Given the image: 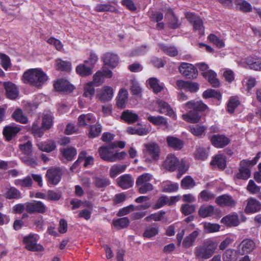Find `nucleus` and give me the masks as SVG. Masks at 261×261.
I'll return each instance as SVG.
<instances>
[{"label":"nucleus","mask_w":261,"mask_h":261,"mask_svg":"<svg viewBox=\"0 0 261 261\" xmlns=\"http://www.w3.org/2000/svg\"><path fill=\"white\" fill-rule=\"evenodd\" d=\"M207 108L201 101H190L181 106L182 111L189 113L182 115L184 120L190 123H197L200 120V116L197 111H203Z\"/></svg>","instance_id":"1"},{"label":"nucleus","mask_w":261,"mask_h":261,"mask_svg":"<svg viewBox=\"0 0 261 261\" xmlns=\"http://www.w3.org/2000/svg\"><path fill=\"white\" fill-rule=\"evenodd\" d=\"M23 82L40 88L45 84L48 77L41 68H32L25 71L22 76Z\"/></svg>","instance_id":"2"},{"label":"nucleus","mask_w":261,"mask_h":261,"mask_svg":"<svg viewBox=\"0 0 261 261\" xmlns=\"http://www.w3.org/2000/svg\"><path fill=\"white\" fill-rule=\"evenodd\" d=\"M217 243L212 240H206L204 243L195 248L194 254L200 261L210 258L217 248Z\"/></svg>","instance_id":"3"},{"label":"nucleus","mask_w":261,"mask_h":261,"mask_svg":"<svg viewBox=\"0 0 261 261\" xmlns=\"http://www.w3.org/2000/svg\"><path fill=\"white\" fill-rule=\"evenodd\" d=\"M114 149L111 144L101 146L98 149L99 155L103 160L111 162L122 160L126 156L125 152H118Z\"/></svg>","instance_id":"4"},{"label":"nucleus","mask_w":261,"mask_h":261,"mask_svg":"<svg viewBox=\"0 0 261 261\" xmlns=\"http://www.w3.org/2000/svg\"><path fill=\"white\" fill-rule=\"evenodd\" d=\"M53 124V116L50 113L44 114L42 118V126H39V122H34L32 127V132L36 137H41L44 134V129H49Z\"/></svg>","instance_id":"5"},{"label":"nucleus","mask_w":261,"mask_h":261,"mask_svg":"<svg viewBox=\"0 0 261 261\" xmlns=\"http://www.w3.org/2000/svg\"><path fill=\"white\" fill-rule=\"evenodd\" d=\"M152 179V175L149 173H144L138 176L136 180V186L141 194H146L153 189V185L149 183Z\"/></svg>","instance_id":"6"},{"label":"nucleus","mask_w":261,"mask_h":261,"mask_svg":"<svg viewBox=\"0 0 261 261\" xmlns=\"http://www.w3.org/2000/svg\"><path fill=\"white\" fill-rule=\"evenodd\" d=\"M144 151L145 160L148 162L157 161L160 155V148L159 145L154 142L145 144Z\"/></svg>","instance_id":"7"},{"label":"nucleus","mask_w":261,"mask_h":261,"mask_svg":"<svg viewBox=\"0 0 261 261\" xmlns=\"http://www.w3.org/2000/svg\"><path fill=\"white\" fill-rule=\"evenodd\" d=\"M39 236L36 234H30L24 237L23 242L27 249L31 251H40L43 250V247L40 244H37Z\"/></svg>","instance_id":"8"},{"label":"nucleus","mask_w":261,"mask_h":261,"mask_svg":"<svg viewBox=\"0 0 261 261\" xmlns=\"http://www.w3.org/2000/svg\"><path fill=\"white\" fill-rule=\"evenodd\" d=\"M185 16L187 19L192 23L194 31L200 35H203L204 29L203 21L201 18L192 12L186 13Z\"/></svg>","instance_id":"9"},{"label":"nucleus","mask_w":261,"mask_h":261,"mask_svg":"<svg viewBox=\"0 0 261 261\" xmlns=\"http://www.w3.org/2000/svg\"><path fill=\"white\" fill-rule=\"evenodd\" d=\"M180 73L185 77L193 79L197 77L198 71L197 68L192 64L183 62L179 67Z\"/></svg>","instance_id":"10"},{"label":"nucleus","mask_w":261,"mask_h":261,"mask_svg":"<svg viewBox=\"0 0 261 261\" xmlns=\"http://www.w3.org/2000/svg\"><path fill=\"white\" fill-rule=\"evenodd\" d=\"M114 96L113 89L109 86H104L97 91L96 98L102 102L110 101Z\"/></svg>","instance_id":"11"},{"label":"nucleus","mask_w":261,"mask_h":261,"mask_svg":"<svg viewBox=\"0 0 261 261\" xmlns=\"http://www.w3.org/2000/svg\"><path fill=\"white\" fill-rule=\"evenodd\" d=\"M62 173L59 168H51L49 169L46 174L48 182L50 184L57 185L61 179Z\"/></svg>","instance_id":"12"},{"label":"nucleus","mask_w":261,"mask_h":261,"mask_svg":"<svg viewBox=\"0 0 261 261\" xmlns=\"http://www.w3.org/2000/svg\"><path fill=\"white\" fill-rule=\"evenodd\" d=\"M25 210L28 213L30 214L35 213L43 214L46 212V207L42 202L34 201L25 203Z\"/></svg>","instance_id":"13"},{"label":"nucleus","mask_w":261,"mask_h":261,"mask_svg":"<svg viewBox=\"0 0 261 261\" xmlns=\"http://www.w3.org/2000/svg\"><path fill=\"white\" fill-rule=\"evenodd\" d=\"M147 83L155 93L162 92L165 95V97L167 98L168 96V90L165 88L163 83H160L159 80L155 77H151L147 81Z\"/></svg>","instance_id":"14"},{"label":"nucleus","mask_w":261,"mask_h":261,"mask_svg":"<svg viewBox=\"0 0 261 261\" xmlns=\"http://www.w3.org/2000/svg\"><path fill=\"white\" fill-rule=\"evenodd\" d=\"M220 211L219 209H215L212 205H202L198 211L199 215L202 218L215 216L219 217Z\"/></svg>","instance_id":"15"},{"label":"nucleus","mask_w":261,"mask_h":261,"mask_svg":"<svg viewBox=\"0 0 261 261\" xmlns=\"http://www.w3.org/2000/svg\"><path fill=\"white\" fill-rule=\"evenodd\" d=\"M215 201L218 205L221 207H234L237 204L236 201L232 197L227 194H224L218 197L216 199Z\"/></svg>","instance_id":"16"},{"label":"nucleus","mask_w":261,"mask_h":261,"mask_svg":"<svg viewBox=\"0 0 261 261\" xmlns=\"http://www.w3.org/2000/svg\"><path fill=\"white\" fill-rule=\"evenodd\" d=\"M245 212L246 214H253L259 212L261 210L260 202L253 198H249L246 201Z\"/></svg>","instance_id":"17"},{"label":"nucleus","mask_w":261,"mask_h":261,"mask_svg":"<svg viewBox=\"0 0 261 261\" xmlns=\"http://www.w3.org/2000/svg\"><path fill=\"white\" fill-rule=\"evenodd\" d=\"M247 160H244L240 162L239 172L237 176L239 179H247L251 175L250 168L252 166L248 163Z\"/></svg>","instance_id":"18"},{"label":"nucleus","mask_w":261,"mask_h":261,"mask_svg":"<svg viewBox=\"0 0 261 261\" xmlns=\"http://www.w3.org/2000/svg\"><path fill=\"white\" fill-rule=\"evenodd\" d=\"M156 102L159 108V112L160 113L167 115L173 119L176 118V114L167 102L161 99L158 100Z\"/></svg>","instance_id":"19"},{"label":"nucleus","mask_w":261,"mask_h":261,"mask_svg":"<svg viewBox=\"0 0 261 261\" xmlns=\"http://www.w3.org/2000/svg\"><path fill=\"white\" fill-rule=\"evenodd\" d=\"M102 60L105 65L112 68L116 67L119 63L118 56L112 53H106L102 56Z\"/></svg>","instance_id":"20"},{"label":"nucleus","mask_w":261,"mask_h":261,"mask_svg":"<svg viewBox=\"0 0 261 261\" xmlns=\"http://www.w3.org/2000/svg\"><path fill=\"white\" fill-rule=\"evenodd\" d=\"M211 141L213 145L217 148H223L230 142L228 138L223 135H215L212 136Z\"/></svg>","instance_id":"21"},{"label":"nucleus","mask_w":261,"mask_h":261,"mask_svg":"<svg viewBox=\"0 0 261 261\" xmlns=\"http://www.w3.org/2000/svg\"><path fill=\"white\" fill-rule=\"evenodd\" d=\"M179 160L173 154H168L164 162L163 166L167 170L174 171L179 165Z\"/></svg>","instance_id":"22"},{"label":"nucleus","mask_w":261,"mask_h":261,"mask_svg":"<svg viewBox=\"0 0 261 261\" xmlns=\"http://www.w3.org/2000/svg\"><path fill=\"white\" fill-rule=\"evenodd\" d=\"M254 242L250 239L244 240L239 246L238 251L242 255L252 252L255 248Z\"/></svg>","instance_id":"23"},{"label":"nucleus","mask_w":261,"mask_h":261,"mask_svg":"<svg viewBox=\"0 0 261 261\" xmlns=\"http://www.w3.org/2000/svg\"><path fill=\"white\" fill-rule=\"evenodd\" d=\"M84 161V166L86 167L93 164L94 158L92 156H87V152L85 151L81 152L79 155L77 161L71 166V169L73 170L80 163Z\"/></svg>","instance_id":"24"},{"label":"nucleus","mask_w":261,"mask_h":261,"mask_svg":"<svg viewBox=\"0 0 261 261\" xmlns=\"http://www.w3.org/2000/svg\"><path fill=\"white\" fill-rule=\"evenodd\" d=\"M54 87L56 91L61 92H71L74 89L73 85H71L67 80L60 79L57 81L54 84Z\"/></svg>","instance_id":"25"},{"label":"nucleus","mask_w":261,"mask_h":261,"mask_svg":"<svg viewBox=\"0 0 261 261\" xmlns=\"http://www.w3.org/2000/svg\"><path fill=\"white\" fill-rule=\"evenodd\" d=\"M4 85L8 98L14 99L17 97L19 91L15 85L11 82H6Z\"/></svg>","instance_id":"26"},{"label":"nucleus","mask_w":261,"mask_h":261,"mask_svg":"<svg viewBox=\"0 0 261 261\" xmlns=\"http://www.w3.org/2000/svg\"><path fill=\"white\" fill-rule=\"evenodd\" d=\"M93 67L88 63H85L78 65L75 68L76 72L81 76H87L92 74Z\"/></svg>","instance_id":"27"},{"label":"nucleus","mask_w":261,"mask_h":261,"mask_svg":"<svg viewBox=\"0 0 261 261\" xmlns=\"http://www.w3.org/2000/svg\"><path fill=\"white\" fill-rule=\"evenodd\" d=\"M119 187L123 189L132 187L134 184V179L129 174H124L120 176L118 179Z\"/></svg>","instance_id":"28"},{"label":"nucleus","mask_w":261,"mask_h":261,"mask_svg":"<svg viewBox=\"0 0 261 261\" xmlns=\"http://www.w3.org/2000/svg\"><path fill=\"white\" fill-rule=\"evenodd\" d=\"M202 74L213 87H218L220 86L219 81L216 77L217 74L214 71L209 70L206 72H202Z\"/></svg>","instance_id":"29"},{"label":"nucleus","mask_w":261,"mask_h":261,"mask_svg":"<svg viewBox=\"0 0 261 261\" xmlns=\"http://www.w3.org/2000/svg\"><path fill=\"white\" fill-rule=\"evenodd\" d=\"M166 18L168 19V24L170 28L176 29L179 27L180 23L170 8L167 9L166 14Z\"/></svg>","instance_id":"30"},{"label":"nucleus","mask_w":261,"mask_h":261,"mask_svg":"<svg viewBox=\"0 0 261 261\" xmlns=\"http://www.w3.org/2000/svg\"><path fill=\"white\" fill-rule=\"evenodd\" d=\"M221 222L228 226H237L240 224L239 217L236 213L225 216L221 219Z\"/></svg>","instance_id":"31"},{"label":"nucleus","mask_w":261,"mask_h":261,"mask_svg":"<svg viewBox=\"0 0 261 261\" xmlns=\"http://www.w3.org/2000/svg\"><path fill=\"white\" fill-rule=\"evenodd\" d=\"M199 233L200 231L198 229L195 230L190 233L184 239L182 243V247L188 248L192 246Z\"/></svg>","instance_id":"32"},{"label":"nucleus","mask_w":261,"mask_h":261,"mask_svg":"<svg viewBox=\"0 0 261 261\" xmlns=\"http://www.w3.org/2000/svg\"><path fill=\"white\" fill-rule=\"evenodd\" d=\"M128 98V92L124 88H121L117 97V105L118 108L123 109L125 107Z\"/></svg>","instance_id":"33"},{"label":"nucleus","mask_w":261,"mask_h":261,"mask_svg":"<svg viewBox=\"0 0 261 261\" xmlns=\"http://www.w3.org/2000/svg\"><path fill=\"white\" fill-rule=\"evenodd\" d=\"M166 141L168 145L175 150H180L184 146L183 141L173 136H168Z\"/></svg>","instance_id":"34"},{"label":"nucleus","mask_w":261,"mask_h":261,"mask_svg":"<svg viewBox=\"0 0 261 261\" xmlns=\"http://www.w3.org/2000/svg\"><path fill=\"white\" fill-rule=\"evenodd\" d=\"M240 254L238 250L233 249H227L223 254V260L236 261L238 258Z\"/></svg>","instance_id":"35"},{"label":"nucleus","mask_w":261,"mask_h":261,"mask_svg":"<svg viewBox=\"0 0 261 261\" xmlns=\"http://www.w3.org/2000/svg\"><path fill=\"white\" fill-rule=\"evenodd\" d=\"M21 130V126H8L4 129V135L8 140H11Z\"/></svg>","instance_id":"36"},{"label":"nucleus","mask_w":261,"mask_h":261,"mask_svg":"<svg viewBox=\"0 0 261 261\" xmlns=\"http://www.w3.org/2000/svg\"><path fill=\"white\" fill-rule=\"evenodd\" d=\"M146 118L155 125H167L168 122L166 118L161 116H151L146 114Z\"/></svg>","instance_id":"37"},{"label":"nucleus","mask_w":261,"mask_h":261,"mask_svg":"<svg viewBox=\"0 0 261 261\" xmlns=\"http://www.w3.org/2000/svg\"><path fill=\"white\" fill-rule=\"evenodd\" d=\"M162 191L164 192L172 193L178 190L179 185L176 182L169 180L164 181L162 183Z\"/></svg>","instance_id":"38"},{"label":"nucleus","mask_w":261,"mask_h":261,"mask_svg":"<svg viewBox=\"0 0 261 261\" xmlns=\"http://www.w3.org/2000/svg\"><path fill=\"white\" fill-rule=\"evenodd\" d=\"M159 228L158 224L155 223L147 226L143 233V237L150 239L155 236L159 233Z\"/></svg>","instance_id":"39"},{"label":"nucleus","mask_w":261,"mask_h":261,"mask_svg":"<svg viewBox=\"0 0 261 261\" xmlns=\"http://www.w3.org/2000/svg\"><path fill=\"white\" fill-rule=\"evenodd\" d=\"M121 118L128 123H133L139 120V116L129 110L124 111L121 115Z\"/></svg>","instance_id":"40"},{"label":"nucleus","mask_w":261,"mask_h":261,"mask_svg":"<svg viewBox=\"0 0 261 261\" xmlns=\"http://www.w3.org/2000/svg\"><path fill=\"white\" fill-rule=\"evenodd\" d=\"M95 121V117L91 114H82L79 117L78 125L84 126Z\"/></svg>","instance_id":"41"},{"label":"nucleus","mask_w":261,"mask_h":261,"mask_svg":"<svg viewBox=\"0 0 261 261\" xmlns=\"http://www.w3.org/2000/svg\"><path fill=\"white\" fill-rule=\"evenodd\" d=\"M4 196L9 199H18L21 197V192L13 187L7 188L4 193Z\"/></svg>","instance_id":"42"},{"label":"nucleus","mask_w":261,"mask_h":261,"mask_svg":"<svg viewBox=\"0 0 261 261\" xmlns=\"http://www.w3.org/2000/svg\"><path fill=\"white\" fill-rule=\"evenodd\" d=\"M37 146L39 149L41 151L47 152L53 151L55 149L56 147L55 142L51 140L38 143Z\"/></svg>","instance_id":"43"},{"label":"nucleus","mask_w":261,"mask_h":261,"mask_svg":"<svg viewBox=\"0 0 261 261\" xmlns=\"http://www.w3.org/2000/svg\"><path fill=\"white\" fill-rule=\"evenodd\" d=\"M213 166H217L219 169H224L226 166V159L222 154L216 155L211 161Z\"/></svg>","instance_id":"44"},{"label":"nucleus","mask_w":261,"mask_h":261,"mask_svg":"<svg viewBox=\"0 0 261 261\" xmlns=\"http://www.w3.org/2000/svg\"><path fill=\"white\" fill-rule=\"evenodd\" d=\"M249 67L255 70H261V59L258 58H249L246 60Z\"/></svg>","instance_id":"45"},{"label":"nucleus","mask_w":261,"mask_h":261,"mask_svg":"<svg viewBox=\"0 0 261 261\" xmlns=\"http://www.w3.org/2000/svg\"><path fill=\"white\" fill-rule=\"evenodd\" d=\"M94 86L92 82H88L85 84L84 86L83 96L91 100L95 93Z\"/></svg>","instance_id":"46"},{"label":"nucleus","mask_w":261,"mask_h":261,"mask_svg":"<svg viewBox=\"0 0 261 261\" xmlns=\"http://www.w3.org/2000/svg\"><path fill=\"white\" fill-rule=\"evenodd\" d=\"M235 5L238 9L243 12H248L252 10L251 5L245 0H236Z\"/></svg>","instance_id":"47"},{"label":"nucleus","mask_w":261,"mask_h":261,"mask_svg":"<svg viewBox=\"0 0 261 261\" xmlns=\"http://www.w3.org/2000/svg\"><path fill=\"white\" fill-rule=\"evenodd\" d=\"M13 118L17 122L21 123H27L28 122L27 117L23 114L22 110L20 109H17L12 115Z\"/></svg>","instance_id":"48"},{"label":"nucleus","mask_w":261,"mask_h":261,"mask_svg":"<svg viewBox=\"0 0 261 261\" xmlns=\"http://www.w3.org/2000/svg\"><path fill=\"white\" fill-rule=\"evenodd\" d=\"M126 169L125 165H114L110 169V175L112 178L116 177L120 173L124 172Z\"/></svg>","instance_id":"49"},{"label":"nucleus","mask_w":261,"mask_h":261,"mask_svg":"<svg viewBox=\"0 0 261 261\" xmlns=\"http://www.w3.org/2000/svg\"><path fill=\"white\" fill-rule=\"evenodd\" d=\"M33 181L32 178L29 176H26L22 179H17L15 180L14 184L17 186H20L22 188H30L32 186Z\"/></svg>","instance_id":"50"},{"label":"nucleus","mask_w":261,"mask_h":261,"mask_svg":"<svg viewBox=\"0 0 261 261\" xmlns=\"http://www.w3.org/2000/svg\"><path fill=\"white\" fill-rule=\"evenodd\" d=\"M195 186L194 180L190 176H186L181 181V187L184 189H191Z\"/></svg>","instance_id":"51"},{"label":"nucleus","mask_w":261,"mask_h":261,"mask_svg":"<svg viewBox=\"0 0 261 261\" xmlns=\"http://www.w3.org/2000/svg\"><path fill=\"white\" fill-rule=\"evenodd\" d=\"M240 102L237 96H231L227 102V111L230 113L234 112L235 109L240 105Z\"/></svg>","instance_id":"52"},{"label":"nucleus","mask_w":261,"mask_h":261,"mask_svg":"<svg viewBox=\"0 0 261 261\" xmlns=\"http://www.w3.org/2000/svg\"><path fill=\"white\" fill-rule=\"evenodd\" d=\"M206 127L203 125H193L189 126L191 133L195 136H200L204 134Z\"/></svg>","instance_id":"53"},{"label":"nucleus","mask_w":261,"mask_h":261,"mask_svg":"<svg viewBox=\"0 0 261 261\" xmlns=\"http://www.w3.org/2000/svg\"><path fill=\"white\" fill-rule=\"evenodd\" d=\"M202 96L204 98H215L219 100L221 98L220 92L212 89H209L204 91Z\"/></svg>","instance_id":"54"},{"label":"nucleus","mask_w":261,"mask_h":261,"mask_svg":"<svg viewBox=\"0 0 261 261\" xmlns=\"http://www.w3.org/2000/svg\"><path fill=\"white\" fill-rule=\"evenodd\" d=\"M159 46L162 50L170 56L174 57L178 54L177 50L174 46H168L163 44H160Z\"/></svg>","instance_id":"55"},{"label":"nucleus","mask_w":261,"mask_h":261,"mask_svg":"<svg viewBox=\"0 0 261 261\" xmlns=\"http://www.w3.org/2000/svg\"><path fill=\"white\" fill-rule=\"evenodd\" d=\"M56 65L58 70L62 71H69L71 69V63L69 62L64 61L61 59H57Z\"/></svg>","instance_id":"56"},{"label":"nucleus","mask_w":261,"mask_h":261,"mask_svg":"<svg viewBox=\"0 0 261 261\" xmlns=\"http://www.w3.org/2000/svg\"><path fill=\"white\" fill-rule=\"evenodd\" d=\"M63 155L68 160H72L76 154V150L73 147L64 148L62 150Z\"/></svg>","instance_id":"57"},{"label":"nucleus","mask_w":261,"mask_h":261,"mask_svg":"<svg viewBox=\"0 0 261 261\" xmlns=\"http://www.w3.org/2000/svg\"><path fill=\"white\" fill-rule=\"evenodd\" d=\"M165 214V212L161 211L150 215L146 217L144 220L147 222H151L152 221H159L162 219Z\"/></svg>","instance_id":"58"},{"label":"nucleus","mask_w":261,"mask_h":261,"mask_svg":"<svg viewBox=\"0 0 261 261\" xmlns=\"http://www.w3.org/2000/svg\"><path fill=\"white\" fill-rule=\"evenodd\" d=\"M215 195L211 192L208 190L202 191L198 195V198L204 201H208L213 200Z\"/></svg>","instance_id":"59"},{"label":"nucleus","mask_w":261,"mask_h":261,"mask_svg":"<svg viewBox=\"0 0 261 261\" xmlns=\"http://www.w3.org/2000/svg\"><path fill=\"white\" fill-rule=\"evenodd\" d=\"M95 10L97 12L111 11L115 12L116 8L108 4H97L95 8Z\"/></svg>","instance_id":"60"},{"label":"nucleus","mask_w":261,"mask_h":261,"mask_svg":"<svg viewBox=\"0 0 261 261\" xmlns=\"http://www.w3.org/2000/svg\"><path fill=\"white\" fill-rule=\"evenodd\" d=\"M104 77L101 71H97L93 76V84L96 87L100 86L104 82Z\"/></svg>","instance_id":"61"},{"label":"nucleus","mask_w":261,"mask_h":261,"mask_svg":"<svg viewBox=\"0 0 261 261\" xmlns=\"http://www.w3.org/2000/svg\"><path fill=\"white\" fill-rule=\"evenodd\" d=\"M101 132V126L100 124H96L90 127L89 136L90 138L97 137Z\"/></svg>","instance_id":"62"},{"label":"nucleus","mask_w":261,"mask_h":261,"mask_svg":"<svg viewBox=\"0 0 261 261\" xmlns=\"http://www.w3.org/2000/svg\"><path fill=\"white\" fill-rule=\"evenodd\" d=\"M220 226L219 224L211 223H205L204 224V230L208 233L219 231Z\"/></svg>","instance_id":"63"},{"label":"nucleus","mask_w":261,"mask_h":261,"mask_svg":"<svg viewBox=\"0 0 261 261\" xmlns=\"http://www.w3.org/2000/svg\"><path fill=\"white\" fill-rule=\"evenodd\" d=\"M129 223V220L127 217L119 218L113 221L114 225L119 228L126 227Z\"/></svg>","instance_id":"64"}]
</instances>
